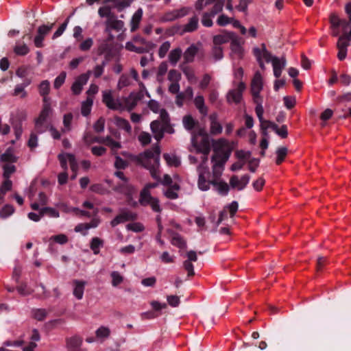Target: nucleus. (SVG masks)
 <instances>
[{"label":"nucleus","instance_id":"obj_1","mask_svg":"<svg viewBox=\"0 0 351 351\" xmlns=\"http://www.w3.org/2000/svg\"><path fill=\"white\" fill-rule=\"evenodd\" d=\"M139 85L141 90L138 93H131L128 97L124 99L123 103L119 99H114L111 90H104L102 92V101L110 109L130 111L136 107L138 101L143 99L144 96L143 91L145 87L142 82H139Z\"/></svg>","mask_w":351,"mask_h":351},{"label":"nucleus","instance_id":"obj_2","mask_svg":"<svg viewBox=\"0 0 351 351\" xmlns=\"http://www.w3.org/2000/svg\"><path fill=\"white\" fill-rule=\"evenodd\" d=\"M330 23L333 36H337L341 32L343 35L341 36L337 41V47L348 49L349 46L348 40L351 39V29L347 31L348 23L344 19H340L335 13H332L330 16Z\"/></svg>","mask_w":351,"mask_h":351},{"label":"nucleus","instance_id":"obj_3","mask_svg":"<svg viewBox=\"0 0 351 351\" xmlns=\"http://www.w3.org/2000/svg\"><path fill=\"white\" fill-rule=\"evenodd\" d=\"M197 152L202 153V162L197 167L198 173V188L202 191H208L210 185L212 184L211 181L206 180V177L209 175V169L206 165L208 160V155L210 152V145L208 141H205L202 147H196Z\"/></svg>","mask_w":351,"mask_h":351},{"label":"nucleus","instance_id":"obj_4","mask_svg":"<svg viewBox=\"0 0 351 351\" xmlns=\"http://www.w3.org/2000/svg\"><path fill=\"white\" fill-rule=\"evenodd\" d=\"M160 152V147L156 145L145 151L141 157L142 165L147 169L152 178L158 181H160L158 171Z\"/></svg>","mask_w":351,"mask_h":351},{"label":"nucleus","instance_id":"obj_5","mask_svg":"<svg viewBox=\"0 0 351 351\" xmlns=\"http://www.w3.org/2000/svg\"><path fill=\"white\" fill-rule=\"evenodd\" d=\"M98 14L101 18H106L105 21V32L110 30L121 31L124 26V23L117 19V16L112 11V7L110 5H103L98 9Z\"/></svg>","mask_w":351,"mask_h":351},{"label":"nucleus","instance_id":"obj_6","mask_svg":"<svg viewBox=\"0 0 351 351\" xmlns=\"http://www.w3.org/2000/svg\"><path fill=\"white\" fill-rule=\"evenodd\" d=\"M170 119L168 113L164 109L160 111V117L151 123V130L157 141L163 137V133L169 127Z\"/></svg>","mask_w":351,"mask_h":351},{"label":"nucleus","instance_id":"obj_7","mask_svg":"<svg viewBox=\"0 0 351 351\" xmlns=\"http://www.w3.org/2000/svg\"><path fill=\"white\" fill-rule=\"evenodd\" d=\"M43 100V109L35 124L36 130L39 133H42L46 130L47 127L45 125V121L52 113L50 99L44 98Z\"/></svg>","mask_w":351,"mask_h":351},{"label":"nucleus","instance_id":"obj_8","mask_svg":"<svg viewBox=\"0 0 351 351\" xmlns=\"http://www.w3.org/2000/svg\"><path fill=\"white\" fill-rule=\"evenodd\" d=\"M230 156L228 154L225 156L213 154L211 158L213 175L215 178H219L224 169V165Z\"/></svg>","mask_w":351,"mask_h":351},{"label":"nucleus","instance_id":"obj_9","mask_svg":"<svg viewBox=\"0 0 351 351\" xmlns=\"http://www.w3.org/2000/svg\"><path fill=\"white\" fill-rule=\"evenodd\" d=\"M246 86L244 82H240L236 88L230 90L226 95V99L229 104H239L242 99L243 92Z\"/></svg>","mask_w":351,"mask_h":351},{"label":"nucleus","instance_id":"obj_10","mask_svg":"<svg viewBox=\"0 0 351 351\" xmlns=\"http://www.w3.org/2000/svg\"><path fill=\"white\" fill-rule=\"evenodd\" d=\"M263 88V77L259 71H256L251 82V93L253 99H263L260 95Z\"/></svg>","mask_w":351,"mask_h":351},{"label":"nucleus","instance_id":"obj_11","mask_svg":"<svg viewBox=\"0 0 351 351\" xmlns=\"http://www.w3.org/2000/svg\"><path fill=\"white\" fill-rule=\"evenodd\" d=\"M201 54L204 56L201 43L191 45L183 53V58L185 63H191L195 60V57Z\"/></svg>","mask_w":351,"mask_h":351},{"label":"nucleus","instance_id":"obj_12","mask_svg":"<svg viewBox=\"0 0 351 351\" xmlns=\"http://www.w3.org/2000/svg\"><path fill=\"white\" fill-rule=\"evenodd\" d=\"M213 152L215 155L225 156L226 154L228 156L231 154V148L228 141L225 138H219L215 141L213 143Z\"/></svg>","mask_w":351,"mask_h":351},{"label":"nucleus","instance_id":"obj_13","mask_svg":"<svg viewBox=\"0 0 351 351\" xmlns=\"http://www.w3.org/2000/svg\"><path fill=\"white\" fill-rule=\"evenodd\" d=\"M90 71H88L85 73H82L77 77L71 86V91L74 95H80L83 89V86L86 85L90 77Z\"/></svg>","mask_w":351,"mask_h":351},{"label":"nucleus","instance_id":"obj_14","mask_svg":"<svg viewBox=\"0 0 351 351\" xmlns=\"http://www.w3.org/2000/svg\"><path fill=\"white\" fill-rule=\"evenodd\" d=\"M114 175L122 181V183L117 186L114 190L126 195H131L134 192V188L128 183L123 173L117 171L114 173Z\"/></svg>","mask_w":351,"mask_h":351},{"label":"nucleus","instance_id":"obj_15","mask_svg":"<svg viewBox=\"0 0 351 351\" xmlns=\"http://www.w3.org/2000/svg\"><path fill=\"white\" fill-rule=\"evenodd\" d=\"M244 42L237 36H234L230 42L231 55L238 59L243 57L244 49L243 47Z\"/></svg>","mask_w":351,"mask_h":351},{"label":"nucleus","instance_id":"obj_16","mask_svg":"<svg viewBox=\"0 0 351 351\" xmlns=\"http://www.w3.org/2000/svg\"><path fill=\"white\" fill-rule=\"evenodd\" d=\"M189 12V8L186 7L180 9L173 10L167 12L162 16V21L165 22L172 21L186 16Z\"/></svg>","mask_w":351,"mask_h":351},{"label":"nucleus","instance_id":"obj_17","mask_svg":"<svg viewBox=\"0 0 351 351\" xmlns=\"http://www.w3.org/2000/svg\"><path fill=\"white\" fill-rule=\"evenodd\" d=\"M53 24L50 25H41L38 28L37 34L34 38V43L36 47L40 48L43 47V40L45 36L50 32L53 28Z\"/></svg>","mask_w":351,"mask_h":351},{"label":"nucleus","instance_id":"obj_18","mask_svg":"<svg viewBox=\"0 0 351 351\" xmlns=\"http://www.w3.org/2000/svg\"><path fill=\"white\" fill-rule=\"evenodd\" d=\"M250 177L247 174L239 178L237 176H232L230 179V185L232 189L241 191L245 188L249 183Z\"/></svg>","mask_w":351,"mask_h":351},{"label":"nucleus","instance_id":"obj_19","mask_svg":"<svg viewBox=\"0 0 351 351\" xmlns=\"http://www.w3.org/2000/svg\"><path fill=\"white\" fill-rule=\"evenodd\" d=\"M66 348L68 351H81L83 339L79 335L66 337L65 339Z\"/></svg>","mask_w":351,"mask_h":351},{"label":"nucleus","instance_id":"obj_20","mask_svg":"<svg viewBox=\"0 0 351 351\" xmlns=\"http://www.w3.org/2000/svg\"><path fill=\"white\" fill-rule=\"evenodd\" d=\"M136 215L128 210H122L119 215L116 216L110 222L112 227L119 223L136 219Z\"/></svg>","mask_w":351,"mask_h":351},{"label":"nucleus","instance_id":"obj_21","mask_svg":"<svg viewBox=\"0 0 351 351\" xmlns=\"http://www.w3.org/2000/svg\"><path fill=\"white\" fill-rule=\"evenodd\" d=\"M58 158L62 168L66 169V162H69L71 170L74 172L77 171V164L73 155L70 154H60Z\"/></svg>","mask_w":351,"mask_h":351},{"label":"nucleus","instance_id":"obj_22","mask_svg":"<svg viewBox=\"0 0 351 351\" xmlns=\"http://www.w3.org/2000/svg\"><path fill=\"white\" fill-rule=\"evenodd\" d=\"M209 120L210 124V132L213 135L220 134L222 132V126L218 121V115L216 112H213L210 114Z\"/></svg>","mask_w":351,"mask_h":351},{"label":"nucleus","instance_id":"obj_23","mask_svg":"<svg viewBox=\"0 0 351 351\" xmlns=\"http://www.w3.org/2000/svg\"><path fill=\"white\" fill-rule=\"evenodd\" d=\"M235 34L233 32L223 31L221 34L213 36V45L221 46V45L231 42Z\"/></svg>","mask_w":351,"mask_h":351},{"label":"nucleus","instance_id":"obj_24","mask_svg":"<svg viewBox=\"0 0 351 351\" xmlns=\"http://www.w3.org/2000/svg\"><path fill=\"white\" fill-rule=\"evenodd\" d=\"M271 64L274 69V75L276 77L278 78L286 66V59L284 57L280 58L274 57L271 60Z\"/></svg>","mask_w":351,"mask_h":351},{"label":"nucleus","instance_id":"obj_25","mask_svg":"<svg viewBox=\"0 0 351 351\" xmlns=\"http://www.w3.org/2000/svg\"><path fill=\"white\" fill-rule=\"evenodd\" d=\"M73 286V295L77 299L81 300L84 295V288L86 282L82 280H74L72 282Z\"/></svg>","mask_w":351,"mask_h":351},{"label":"nucleus","instance_id":"obj_26","mask_svg":"<svg viewBox=\"0 0 351 351\" xmlns=\"http://www.w3.org/2000/svg\"><path fill=\"white\" fill-rule=\"evenodd\" d=\"M194 104L199 112L204 117L208 114V108L205 105L204 98L202 95H197L194 99Z\"/></svg>","mask_w":351,"mask_h":351},{"label":"nucleus","instance_id":"obj_27","mask_svg":"<svg viewBox=\"0 0 351 351\" xmlns=\"http://www.w3.org/2000/svg\"><path fill=\"white\" fill-rule=\"evenodd\" d=\"M211 183L219 194L222 195H226L228 194L229 191V186L226 182L213 180L211 181Z\"/></svg>","mask_w":351,"mask_h":351},{"label":"nucleus","instance_id":"obj_28","mask_svg":"<svg viewBox=\"0 0 351 351\" xmlns=\"http://www.w3.org/2000/svg\"><path fill=\"white\" fill-rule=\"evenodd\" d=\"M31 82L30 80L26 79L23 84H17L14 89L13 95L20 96L21 98H25L27 96L25 88L29 86Z\"/></svg>","mask_w":351,"mask_h":351},{"label":"nucleus","instance_id":"obj_29","mask_svg":"<svg viewBox=\"0 0 351 351\" xmlns=\"http://www.w3.org/2000/svg\"><path fill=\"white\" fill-rule=\"evenodd\" d=\"M180 185L177 182H174L173 184L169 186L165 191V195L171 199H175L178 197V192L180 191Z\"/></svg>","mask_w":351,"mask_h":351},{"label":"nucleus","instance_id":"obj_30","mask_svg":"<svg viewBox=\"0 0 351 351\" xmlns=\"http://www.w3.org/2000/svg\"><path fill=\"white\" fill-rule=\"evenodd\" d=\"M143 16V11L141 9H138L135 12V13L133 14L132 19H131V32H135L138 28L139 23L141 21Z\"/></svg>","mask_w":351,"mask_h":351},{"label":"nucleus","instance_id":"obj_31","mask_svg":"<svg viewBox=\"0 0 351 351\" xmlns=\"http://www.w3.org/2000/svg\"><path fill=\"white\" fill-rule=\"evenodd\" d=\"M93 104V97H88L82 103L81 112L83 116H87L90 113Z\"/></svg>","mask_w":351,"mask_h":351},{"label":"nucleus","instance_id":"obj_32","mask_svg":"<svg viewBox=\"0 0 351 351\" xmlns=\"http://www.w3.org/2000/svg\"><path fill=\"white\" fill-rule=\"evenodd\" d=\"M182 51L180 48H176L171 50L169 54V60L170 63L175 66L181 58Z\"/></svg>","mask_w":351,"mask_h":351},{"label":"nucleus","instance_id":"obj_33","mask_svg":"<svg viewBox=\"0 0 351 351\" xmlns=\"http://www.w3.org/2000/svg\"><path fill=\"white\" fill-rule=\"evenodd\" d=\"M198 27V18L195 16L190 19L188 23L183 27L184 32H192L196 30Z\"/></svg>","mask_w":351,"mask_h":351},{"label":"nucleus","instance_id":"obj_34","mask_svg":"<svg viewBox=\"0 0 351 351\" xmlns=\"http://www.w3.org/2000/svg\"><path fill=\"white\" fill-rule=\"evenodd\" d=\"M29 51L28 46L24 43L17 42L14 47V52L18 56H25Z\"/></svg>","mask_w":351,"mask_h":351},{"label":"nucleus","instance_id":"obj_35","mask_svg":"<svg viewBox=\"0 0 351 351\" xmlns=\"http://www.w3.org/2000/svg\"><path fill=\"white\" fill-rule=\"evenodd\" d=\"M104 245V241L98 237H93L91 239L90 247L93 252L94 254H98L99 250Z\"/></svg>","mask_w":351,"mask_h":351},{"label":"nucleus","instance_id":"obj_36","mask_svg":"<svg viewBox=\"0 0 351 351\" xmlns=\"http://www.w3.org/2000/svg\"><path fill=\"white\" fill-rule=\"evenodd\" d=\"M106 145L108 146L112 154L116 155L118 150L121 148V145L119 142L114 141L110 136L106 137Z\"/></svg>","mask_w":351,"mask_h":351},{"label":"nucleus","instance_id":"obj_37","mask_svg":"<svg viewBox=\"0 0 351 351\" xmlns=\"http://www.w3.org/2000/svg\"><path fill=\"white\" fill-rule=\"evenodd\" d=\"M114 123L118 128L123 129L128 132H131V126L126 119L116 117H114Z\"/></svg>","mask_w":351,"mask_h":351},{"label":"nucleus","instance_id":"obj_38","mask_svg":"<svg viewBox=\"0 0 351 351\" xmlns=\"http://www.w3.org/2000/svg\"><path fill=\"white\" fill-rule=\"evenodd\" d=\"M39 93L41 96L46 99H50L47 95L50 90V83L48 80H43L38 86Z\"/></svg>","mask_w":351,"mask_h":351},{"label":"nucleus","instance_id":"obj_39","mask_svg":"<svg viewBox=\"0 0 351 351\" xmlns=\"http://www.w3.org/2000/svg\"><path fill=\"white\" fill-rule=\"evenodd\" d=\"M182 123L185 129L191 130L195 127L197 121H196L191 115H186L182 119Z\"/></svg>","mask_w":351,"mask_h":351},{"label":"nucleus","instance_id":"obj_40","mask_svg":"<svg viewBox=\"0 0 351 351\" xmlns=\"http://www.w3.org/2000/svg\"><path fill=\"white\" fill-rule=\"evenodd\" d=\"M12 187V182L8 178H4V181L2 182L0 186V197L3 199L5 194L10 191Z\"/></svg>","mask_w":351,"mask_h":351},{"label":"nucleus","instance_id":"obj_41","mask_svg":"<svg viewBox=\"0 0 351 351\" xmlns=\"http://www.w3.org/2000/svg\"><path fill=\"white\" fill-rule=\"evenodd\" d=\"M154 197H152L149 192L147 189H143L141 193L139 202L141 205L146 206L149 204V202Z\"/></svg>","mask_w":351,"mask_h":351},{"label":"nucleus","instance_id":"obj_42","mask_svg":"<svg viewBox=\"0 0 351 351\" xmlns=\"http://www.w3.org/2000/svg\"><path fill=\"white\" fill-rule=\"evenodd\" d=\"M211 56L215 61L221 60L223 57V47L213 45L211 50Z\"/></svg>","mask_w":351,"mask_h":351},{"label":"nucleus","instance_id":"obj_43","mask_svg":"<svg viewBox=\"0 0 351 351\" xmlns=\"http://www.w3.org/2000/svg\"><path fill=\"white\" fill-rule=\"evenodd\" d=\"M3 178L10 179L12 174H13L16 171V167L13 164L5 163L3 166Z\"/></svg>","mask_w":351,"mask_h":351},{"label":"nucleus","instance_id":"obj_44","mask_svg":"<svg viewBox=\"0 0 351 351\" xmlns=\"http://www.w3.org/2000/svg\"><path fill=\"white\" fill-rule=\"evenodd\" d=\"M182 71L189 82H191V83L196 82L197 77H196L195 72L192 68H191L189 66H186L182 69Z\"/></svg>","mask_w":351,"mask_h":351},{"label":"nucleus","instance_id":"obj_45","mask_svg":"<svg viewBox=\"0 0 351 351\" xmlns=\"http://www.w3.org/2000/svg\"><path fill=\"white\" fill-rule=\"evenodd\" d=\"M1 161L5 163L12 164L17 161V158L12 154V152L8 150L1 156Z\"/></svg>","mask_w":351,"mask_h":351},{"label":"nucleus","instance_id":"obj_46","mask_svg":"<svg viewBox=\"0 0 351 351\" xmlns=\"http://www.w3.org/2000/svg\"><path fill=\"white\" fill-rule=\"evenodd\" d=\"M164 158L169 166L178 167L180 163L179 158L173 154H165Z\"/></svg>","mask_w":351,"mask_h":351},{"label":"nucleus","instance_id":"obj_47","mask_svg":"<svg viewBox=\"0 0 351 351\" xmlns=\"http://www.w3.org/2000/svg\"><path fill=\"white\" fill-rule=\"evenodd\" d=\"M72 120L73 114L71 113L64 114L63 118L64 128L62 130L63 132H66L71 130Z\"/></svg>","mask_w":351,"mask_h":351},{"label":"nucleus","instance_id":"obj_48","mask_svg":"<svg viewBox=\"0 0 351 351\" xmlns=\"http://www.w3.org/2000/svg\"><path fill=\"white\" fill-rule=\"evenodd\" d=\"M171 244L181 249L186 247V245L183 238L178 234L173 236Z\"/></svg>","mask_w":351,"mask_h":351},{"label":"nucleus","instance_id":"obj_49","mask_svg":"<svg viewBox=\"0 0 351 351\" xmlns=\"http://www.w3.org/2000/svg\"><path fill=\"white\" fill-rule=\"evenodd\" d=\"M254 103L256 104L255 112L259 121H262L263 119V107L262 105L263 99H253Z\"/></svg>","mask_w":351,"mask_h":351},{"label":"nucleus","instance_id":"obj_50","mask_svg":"<svg viewBox=\"0 0 351 351\" xmlns=\"http://www.w3.org/2000/svg\"><path fill=\"white\" fill-rule=\"evenodd\" d=\"M131 83L130 77L125 74H123L118 81L117 88L121 90L124 87L131 85Z\"/></svg>","mask_w":351,"mask_h":351},{"label":"nucleus","instance_id":"obj_51","mask_svg":"<svg viewBox=\"0 0 351 351\" xmlns=\"http://www.w3.org/2000/svg\"><path fill=\"white\" fill-rule=\"evenodd\" d=\"M287 154V149L285 147H279L276 151V162L277 165H280L285 158Z\"/></svg>","mask_w":351,"mask_h":351},{"label":"nucleus","instance_id":"obj_52","mask_svg":"<svg viewBox=\"0 0 351 351\" xmlns=\"http://www.w3.org/2000/svg\"><path fill=\"white\" fill-rule=\"evenodd\" d=\"M110 334V328L106 326H100L95 332L96 337L99 339L107 338Z\"/></svg>","mask_w":351,"mask_h":351},{"label":"nucleus","instance_id":"obj_53","mask_svg":"<svg viewBox=\"0 0 351 351\" xmlns=\"http://www.w3.org/2000/svg\"><path fill=\"white\" fill-rule=\"evenodd\" d=\"M212 3H214L213 8L210 10V13L212 15H216L217 13L220 12L223 7V0H213Z\"/></svg>","mask_w":351,"mask_h":351},{"label":"nucleus","instance_id":"obj_54","mask_svg":"<svg viewBox=\"0 0 351 351\" xmlns=\"http://www.w3.org/2000/svg\"><path fill=\"white\" fill-rule=\"evenodd\" d=\"M47 215L51 217L58 218L59 217V212L55 208L50 207H44L41 208V215Z\"/></svg>","mask_w":351,"mask_h":351},{"label":"nucleus","instance_id":"obj_55","mask_svg":"<svg viewBox=\"0 0 351 351\" xmlns=\"http://www.w3.org/2000/svg\"><path fill=\"white\" fill-rule=\"evenodd\" d=\"M215 15H212V13L210 12H204L202 18V25L207 27H211L213 24L212 18Z\"/></svg>","mask_w":351,"mask_h":351},{"label":"nucleus","instance_id":"obj_56","mask_svg":"<svg viewBox=\"0 0 351 351\" xmlns=\"http://www.w3.org/2000/svg\"><path fill=\"white\" fill-rule=\"evenodd\" d=\"M181 79L180 73L176 70L171 69L169 71L168 73V80L171 82H179Z\"/></svg>","mask_w":351,"mask_h":351},{"label":"nucleus","instance_id":"obj_57","mask_svg":"<svg viewBox=\"0 0 351 351\" xmlns=\"http://www.w3.org/2000/svg\"><path fill=\"white\" fill-rule=\"evenodd\" d=\"M110 276L112 278V285L113 287L118 286L123 280V276L118 271H112Z\"/></svg>","mask_w":351,"mask_h":351},{"label":"nucleus","instance_id":"obj_58","mask_svg":"<svg viewBox=\"0 0 351 351\" xmlns=\"http://www.w3.org/2000/svg\"><path fill=\"white\" fill-rule=\"evenodd\" d=\"M132 1V0H115L113 7L121 11L125 8L128 7Z\"/></svg>","mask_w":351,"mask_h":351},{"label":"nucleus","instance_id":"obj_59","mask_svg":"<svg viewBox=\"0 0 351 351\" xmlns=\"http://www.w3.org/2000/svg\"><path fill=\"white\" fill-rule=\"evenodd\" d=\"M14 212V208L11 205H5L0 210V217L2 218H6L10 216Z\"/></svg>","mask_w":351,"mask_h":351},{"label":"nucleus","instance_id":"obj_60","mask_svg":"<svg viewBox=\"0 0 351 351\" xmlns=\"http://www.w3.org/2000/svg\"><path fill=\"white\" fill-rule=\"evenodd\" d=\"M170 47L171 44L169 41H166L160 45L158 50V56L160 58H163L166 56L167 51L170 49Z\"/></svg>","mask_w":351,"mask_h":351},{"label":"nucleus","instance_id":"obj_61","mask_svg":"<svg viewBox=\"0 0 351 351\" xmlns=\"http://www.w3.org/2000/svg\"><path fill=\"white\" fill-rule=\"evenodd\" d=\"M66 74L65 72H62L55 79L53 86L55 88L58 89L65 82Z\"/></svg>","mask_w":351,"mask_h":351},{"label":"nucleus","instance_id":"obj_62","mask_svg":"<svg viewBox=\"0 0 351 351\" xmlns=\"http://www.w3.org/2000/svg\"><path fill=\"white\" fill-rule=\"evenodd\" d=\"M105 62H103L102 64L95 66L93 71H90V74L93 73V76L96 78L99 77L104 71Z\"/></svg>","mask_w":351,"mask_h":351},{"label":"nucleus","instance_id":"obj_63","mask_svg":"<svg viewBox=\"0 0 351 351\" xmlns=\"http://www.w3.org/2000/svg\"><path fill=\"white\" fill-rule=\"evenodd\" d=\"M50 240H52L59 244L63 245L67 243L68 238L64 234H60L58 235L52 236L50 238Z\"/></svg>","mask_w":351,"mask_h":351},{"label":"nucleus","instance_id":"obj_64","mask_svg":"<svg viewBox=\"0 0 351 351\" xmlns=\"http://www.w3.org/2000/svg\"><path fill=\"white\" fill-rule=\"evenodd\" d=\"M127 228L135 232H140L144 230V226L141 223H132L127 225Z\"/></svg>","mask_w":351,"mask_h":351}]
</instances>
